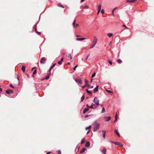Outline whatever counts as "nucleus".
Masks as SVG:
<instances>
[{"label":"nucleus","instance_id":"nucleus-55","mask_svg":"<svg viewBox=\"0 0 154 154\" xmlns=\"http://www.w3.org/2000/svg\"><path fill=\"white\" fill-rule=\"evenodd\" d=\"M51 152H48L46 154H49Z\"/></svg>","mask_w":154,"mask_h":154},{"label":"nucleus","instance_id":"nucleus-61","mask_svg":"<svg viewBox=\"0 0 154 154\" xmlns=\"http://www.w3.org/2000/svg\"><path fill=\"white\" fill-rule=\"evenodd\" d=\"M120 146H121L122 147H123V145L121 144L120 143V145H119Z\"/></svg>","mask_w":154,"mask_h":154},{"label":"nucleus","instance_id":"nucleus-13","mask_svg":"<svg viewBox=\"0 0 154 154\" xmlns=\"http://www.w3.org/2000/svg\"><path fill=\"white\" fill-rule=\"evenodd\" d=\"M76 40L78 41H81L86 39L85 38H77Z\"/></svg>","mask_w":154,"mask_h":154},{"label":"nucleus","instance_id":"nucleus-36","mask_svg":"<svg viewBox=\"0 0 154 154\" xmlns=\"http://www.w3.org/2000/svg\"><path fill=\"white\" fill-rule=\"evenodd\" d=\"M9 86L10 87H11V88H14V87H13V85L12 84H10L9 85Z\"/></svg>","mask_w":154,"mask_h":154},{"label":"nucleus","instance_id":"nucleus-29","mask_svg":"<svg viewBox=\"0 0 154 154\" xmlns=\"http://www.w3.org/2000/svg\"><path fill=\"white\" fill-rule=\"evenodd\" d=\"M85 142V140L84 139H82L81 141V144H83Z\"/></svg>","mask_w":154,"mask_h":154},{"label":"nucleus","instance_id":"nucleus-60","mask_svg":"<svg viewBox=\"0 0 154 154\" xmlns=\"http://www.w3.org/2000/svg\"><path fill=\"white\" fill-rule=\"evenodd\" d=\"M35 32L36 31V27H35Z\"/></svg>","mask_w":154,"mask_h":154},{"label":"nucleus","instance_id":"nucleus-6","mask_svg":"<svg viewBox=\"0 0 154 154\" xmlns=\"http://www.w3.org/2000/svg\"><path fill=\"white\" fill-rule=\"evenodd\" d=\"M75 81L79 84H82V83L81 80L80 79H76L75 80Z\"/></svg>","mask_w":154,"mask_h":154},{"label":"nucleus","instance_id":"nucleus-63","mask_svg":"<svg viewBox=\"0 0 154 154\" xmlns=\"http://www.w3.org/2000/svg\"><path fill=\"white\" fill-rule=\"evenodd\" d=\"M90 88H93V86H90Z\"/></svg>","mask_w":154,"mask_h":154},{"label":"nucleus","instance_id":"nucleus-19","mask_svg":"<svg viewBox=\"0 0 154 154\" xmlns=\"http://www.w3.org/2000/svg\"><path fill=\"white\" fill-rule=\"evenodd\" d=\"M113 35V34L112 33H108L107 34V35L109 37H111Z\"/></svg>","mask_w":154,"mask_h":154},{"label":"nucleus","instance_id":"nucleus-27","mask_svg":"<svg viewBox=\"0 0 154 154\" xmlns=\"http://www.w3.org/2000/svg\"><path fill=\"white\" fill-rule=\"evenodd\" d=\"M92 116V115H86L85 116V118H87L88 117H91Z\"/></svg>","mask_w":154,"mask_h":154},{"label":"nucleus","instance_id":"nucleus-59","mask_svg":"<svg viewBox=\"0 0 154 154\" xmlns=\"http://www.w3.org/2000/svg\"><path fill=\"white\" fill-rule=\"evenodd\" d=\"M85 86H85H82V88H84L85 87V86Z\"/></svg>","mask_w":154,"mask_h":154},{"label":"nucleus","instance_id":"nucleus-56","mask_svg":"<svg viewBox=\"0 0 154 154\" xmlns=\"http://www.w3.org/2000/svg\"><path fill=\"white\" fill-rule=\"evenodd\" d=\"M0 91L1 92H2V88H0Z\"/></svg>","mask_w":154,"mask_h":154},{"label":"nucleus","instance_id":"nucleus-20","mask_svg":"<svg viewBox=\"0 0 154 154\" xmlns=\"http://www.w3.org/2000/svg\"><path fill=\"white\" fill-rule=\"evenodd\" d=\"M85 150V148H83L80 151V152L82 153L84 152Z\"/></svg>","mask_w":154,"mask_h":154},{"label":"nucleus","instance_id":"nucleus-24","mask_svg":"<svg viewBox=\"0 0 154 154\" xmlns=\"http://www.w3.org/2000/svg\"><path fill=\"white\" fill-rule=\"evenodd\" d=\"M113 143L115 144L119 145H120V143L119 142H113Z\"/></svg>","mask_w":154,"mask_h":154},{"label":"nucleus","instance_id":"nucleus-49","mask_svg":"<svg viewBox=\"0 0 154 154\" xmlns=\"http://www.w3.org/2000/svg\"><path fill=\"white\" fill-rule=\"evenodd\" d=\"M100 11V10L99 11V10H98V11H97V14H98L99 13Z\"/></svg>","mask_w":154,"mask_h":154},{"label":"nucleus","instance_id":"nucleus-39","mask_svg":"<svg viewBox=\"0 0 154 154\" xmlns=\"http://www.w3.org/2000/svg\"><path fill=\"white\" fill-rule=\"evenodd\" d=\"M78 66L77 65L75 66L74 67V68H73V69H74V70H75V69H76V68Z\"/></svg>","mask_w":154,"mask_h":154},{"label":"nucleus","instance_id":"nucleus-48","mask_svg":"<svg viewBox=\"0 0 154 154\" xmlns=\"http://www.w3.org/2000/svg\"><path fill=\"white\" fill-rule=\"evenodd\" d=\"M89 55H88V56H87V57L85 59V60H86L88 59V57H89Z\"/></svg>","mask_w":154,"mask_h":154},{"label":"nucleus","instance_id":"nucleus-40","mask_svg":"<svg viewBox=\"0 0 154 154\" xmlns=\"http://www.w3.org/2000/svg\"><path fill=\"white\" fill-rule=\"evenodd\" d=\"M58 6L59 7H62V8H64V7L62 5H60V4H58Z\"/></svg>","mask_w":154,"mask_h":154},{"label":"nucleus","instance_id":"nucleus-14","mask_svg":"<svg viewBox=\"0 0 154 154\" xmlns=\"http://www.w3.org/2000/svg\"><path fill=\"white\" fill-rule=\"evenodd\" d=\"M115 131L119 137H120V135L119 133L118 130H117L116 129H115Z\"/></svg>","mask_w":154,"mask_h":154},{"label":"nucleus","instance_id":"nucleus-17","mask_svg":"<svg viewBox=\"0 0 154 154\" xmlns=\"http://www.w3.org/2000/svg\"><path fill=\"white\" fill-rule=\"evenodd\" d=\"M71 60L72 59V56L71 54H69L67 56Z\"/></svg>","mask_w":154,"mask_h":154},{"label":"nucleus","instance_id":"nucleus-33","mask_svg":"<svg viewBox=\"0 0 154 154\" xmlns=\"http://www.w3.org/2000/svg\"><path fill=\"white\" fill-rule=\"evenodd\" d=\"M106 91L108 92L109 93H112V92L110 90H108L107 89H106Z\"/></svg>","mask_w":154,"mask_h":154},{"label":"nucleus","instance_id":"nucleus-12","mask_svg":"<svg viewBox=\"0 0 154 154\" xmlns=\"http://www.w3.org/2000/svg\"><path fill=\"white\" fill-rule=\"evenodd\" d=\"M90 143L89 142H87L85 144V146L86 147H88L90 146Z\"/></svg>","mask_w":154,"mask_h":154},{"label":"nucleus","instance_id":"nucleus-8","mask_svg":"<svg viewBox=\"0 0 154 154\" xmlns=\"http://www.w3.org/2000/svg\"><path fill=\"white\" fill-rule=\"evenodd\" d=\"M89 110V109H88V108H85L84 109L83 111V114H85L86 113V112L88 111V110Z\"/></svg>","mask_w":154,"mask_h":154},{"label":"nucleus","instance_id":"nucleus-22","mask_svg":"<svg viewBox=\"0 0 154 154\" xmlns=\"http://www.w3.org/2000/svg\"><path fill=\"white\" fill-rule=\"evenodd\" d=\"M84 98H85V96H84V95H83L81 97V102H82L84 100Z\"/></svg>","mask_w":154,"mask_h":154},{"label":"nucleus","instance_id":"nucleus-57","mask_svg":"<svg viewBox=\"0 0 154 154\" xmlns=\"http://www.w3.org/2000/svg\"><path fill=\"white\" fill-rule=\"evenodd\" d=\"M86 106H87V108H89V106H88V104H87L86 105Z\"/></svg>","mask_w":154,"mask_h":154},{"label":"nucleus","instance_id":"nucleus-54","mask_svg":"<svg viewBox=\"0 0 154 154\" xmlns=\"http://www.w3.org/2000/svg\"><path fill=\"white\" fill-rule=\"evenodd\" d=\"M117 119L115 118V122H115L117 120Z\"/></svg>","mask_w":154,"mask_h":154},{"label":"nucleus","instance_id":"nucleus-43","mask_svg":"<svg viewBox=\"0 0 154 154\" xmlns=\"http://www.w3.org/2000/svg\"><path fill=\"white\" fill-rule=\"evenodd\" d=\"M108 62L109 63L111 64V65H112V62L111 61H108Z\"/></svg>","mask_w":154,"mask_h":154},{"label":"nucleus","instance_id":"nucleus-32","mask_svg":"<svg viewBox=\"0 0 154 154\" xmlns=\"http://www.w3.org/2000/svg\"><path fill=\"white\" fill-rule=\"evenodd\" d=\"M91 128V126L90 125L88 127H86L85 128V129H86V130H87L88 129H89Z\"/></svg>","mask_w":154,"mask_h":154},{"label":"nucleus","instance_id":"nucleus-62","mask_svg":"<svg viewBox=\"0 0 154 154\" xmlns=\"http://www.w3.org/2000/svg\"><path fill=\"white\" fill-rule=\"evenodd\" d=\"M76 37H80V36L79 35H76Z\"/></svg>","mask_w":154,"mask_h":154},{"label":"nucleus","instance_id":"nucleus-18","mask_svg":"<svg viewBox=\"0 0 154 154\" xmlns=\"http://www.w3.org/2000/svg\"><path fill=\"white\" fill-rule=\"evenodd\" d=\"M56 65V63H54L52 66L51 67V68H50V69H49V71L50 72L51 71V69L54 67V66H55V65Z\"/></svg>","mask_w":154,"mask_h":154},{"label":"nucleus","instance_id":"nucleus-42","mask_svg":"<svg viewBox=\"0 0 154 154\" xmlns=\"http://www.w3.org/2000/svg\"><path fill=\"white\" fill-rule=\"evenodd\" d=\"M97 120L95 121L94 123V124L96 125V124H97Z\"/></svg>","mask_w":154,"mask_h":154},{"label":"nucleus","instance_id":"nucleus-10","mask_svg":"<svg viewBox=\"0 0 154 154\" xmlns=\"http://www.w3.org/2000/svg\"><path fill=\"white\" fill-rule=\"evenodd\" d=\"M85 81L86 83L85 86H87L88 87H90V85L88 84V81L86 79H85Z\"/></svg>","mask_w":154,"mask_h":154},{"label":"nucleus","instance_id":"nucleus-38","mask_svg":"<svg viewBox=\"0 0 154 154\" xmlns=\"http://www.w3.org/2000/svg\"><path fill=\"white\" fill-rule=\"evenodd\" d=\"M36 72V70H35L33 73V74H35Z\"/></svg>","mask_w":154,"mask_h":154},{"label":"nucleus","instance_id":"nucleus-44","mask_svg":"<svg viewBox=\"0 0 154 154\" xmlns=\"http://www.w3.org/2000/svg\"><path fill=\"white\" fill-rule=\"evenodd\" d=\"M93 108V106L92 105L91 106H89V108H91L92 109Z\"/></svg>","mask_w":154,"mask_h":154},{"label":"nucleus","instance_id":"nucleus-1","mask_svg":"<svg viewBox=\"0 0 154 154\" xmlns=\"http://www.w3.org/2000/svg\"><path fill=\"white\" fill-rule=\"evenodd\" d=\"M97 42V39L96 36L94 37V39L92 44L90 47V48H93L96 45Z\"/></svg>","mask_w":154,"mask_h":154},{"label":"nucleus","instance_id":"nucleus-16","mask_svg":"<svg viewBox=\"0 0 154 154\" xmlns=\"http://www.w3.org/2000/svg\"><path fill=\"white\" fill-rule=\"evenodd\" d=\"M22 71L23 72H25V66H22Z\"/></svg>","mask_w":154,"mask_h":154},{"label":"nucleus","instance_id":"nucleus-25","mask_svg":"<svg viewBox=\"0 0 154 154\" xmlns=\"http://www.w3.org/2000/svg\"><path fill=\"white\" fill-rule=\"evenodd\" d=\"M75 21L76 20H75L74 22H73V23H72V25L73 26V27H76V26H75Z\"/></svg>","mask_w":154,"mask_h":154},{"label":"nucleus","instance_id":"nucleus-45","mask_svg":"<svg viewBox=\"0 0 154 154\" xmlns=\"http://www.w3.org/2000/svg\"><path fill=\"white\" fill-rule=\"evenodd\" d=\"M36 33L38 35H40L41 34L40 32H37V31L36 32Z\"/></svg>","mask_w":154,"mask_h":154},{"label":"nucleus","instance_id":"nucleus-41","mask_svg":"<svg viewBox=\"0 0 154 154\" xmlns=\"http://www.w3.org/2000/svg\"><path fill=\"white\" fill-rule=\"evenodd\" d=\"M49 75H48L46 76V77L45 78V79H49Z\"/></svg>","mask_w":154,"mask_h":154},{"label":"nucleus","instance_id":"nucleus-51","mask_svg":"<svg viewBox=\"0 0 154 154\" xmlns=\"http://www.w3.org/2000/svg\"><path fill=\"white\" fill-rule=\"evenodd\" d=\"M122 26L125 27L126 29H127V27L125 25H123Z\"/></svg>","mask_w":154,"mask_h":154},{"label":"nucleus","instance_id":"nucleus-4","mask_svg":"<svg viewBox=\"0 0 154 154\" xmlns=\"http://www.w3.org/2000/svg\"><path fill=\"white\" fill-rule=\"evenodd\" d=\"M46 59L45 57H43L41 59L40 62L41 63L44 64L45 63Z\"/></svg>","mask_w":154,"mask_h":154},{"label":"nucleus","instance_id":"nucleus-31","mask_svg":"<svg viewBox=\"0 0 154 154\" xmlns=\"http://www.w3.org/2000/svg\"><path fill=\"white\" fill-rule=\"evenodd\" d=\"M86 91L87 92L88 94H91V91H88V89H86Z\"/></svg>","mask_w":154,"mask_h":154},{"label":"nucleus","instance_id":"nucleus-23","mask_svg":"<svg viewBox=\"0 0 154 154\" xmlns=\"http://www.w3.org/2000/svg\"><path fill=\"white\" fill-rule=\"evenodd\" d=\"M101 4H100L98 5V10H101Z\"/></svg>","mask_w":154,"mask_h":154},{"label":"nucleus","instance_id":"nucleus-11","mask_svg":"<svg viewBox=\"0 0 154 154\" xmlns=\"http://www.w3.org/2000/svg\"><path fill=\"white\" fill-rule=\"evenodd\" d=\"M102 133L103 134V137L104 138H105V134L106 131H105L104 130H102Z\"/></svg>","mask_w":154,"mask_h":154},{"label":"nucleus","instance_id":"nucleus-26","mask_svg":"<svg viewBox=\"0 0 154 154\" xmlns=\"http://www.w3.org/2000/svg\"><path fill=\"white\" fill-rule=\"evenodd\" d=\"M117 62L119 63H122V61L120 59H118L117 60Z\"/></svg>","mask_w":154,"mask_h":154},{"label":"nucleus","instance_id":"nucleus-9","mask_svg":"<svg viewBox=\"0 0 154 154\" xmlns=\"http://www.w3.org/2000/svg\"><path fill=\"white\" fill-rule=\"evenodd\" d=\"M105 118L106 119V122H107V121H108L110 120L111 119V118L110 116L106 117H105Z\"/></svg>","mask_w":154,"mask_h":154},{"label":"nucleus","instance_id":"nucleus-35","mask_svg":"<svg viewBox=\"0 0 154 154\" xmlns=\"http://www.w3.org/2000/svg\"><path fill=\"white\" fill-rule=\"evenodd\" d=\"M101 13L102 14H103L104 12V10L103 9H102L101 10Z\"/></svg>","mask_w":154,"mask_h":154},{"label":"nucleus","instance_id":"nucleus-34","mask_svg":"<svg viewBox=\"0 0 154 154\" xmlns=\"http://www.w3.org/2000/svg\"><path fill=\"white\" fill-rule=\"evenodd\" d=\"M116 8H117V7H116V8H114L113 9L112 11V14L113 15H114L113 12H114V11L115 10Z\"/></svg>","mask_w":154,"mask_h":154},{"label":"nucleus","instance_id":"nucleus-52","mask_svg":"<svg viewBox=\"0 0 154 154\" xmlns=\"http://www.w3.org/2000/svg\"><path fill=\"white\" fill-rule=\"evenodd\" d=\"M90 132V130H88V131H87V134H88Z\"/></svg>","mask_w":154,"mask_h":154},{"label":"nucleus","instance_id":"nucleus-30","mask_svg":"<svg viewBox=\"0 0 154 154\" xmlns=\"http://www.w3.org/2000/svg\"><path fill=\"white\" fill-rule=\"evenodd\" d=\"M95 74H96V73L95 72L94 73H93V74L91 75V78H93L95 76Z\"/></svg>","mask_w":154,"mask_h":154},{"label":"nucleus","instance_id":"nucleus-47","mask_svg":"<svg viewBox=\"0 0 154 154\" xmlns=\"http://www.w3.org/2000/svg\"><path fill=\"white\" fill-rule=\"evenodd\" d=\"M117 116H118L117 114V113H116V115L115 116V118L117 119Z\"/></svg>","mask_w":154,"mask_h":154},{"label":"nucleus","instance_id":"nucleus-58","mask_svg":"<svg viewBox=\"0 0 154 154\" xmlns=\"http://www.w3.org/2000/svg\"><path fill=\"white\" fill-rule=\"evenodd\" d=\"M85 0H81V2H84V1H85Z\"/></svg>","mask_w":154,"mask_h":154},{"label":"nucleus","instance_id":"nucleus-3","mask_svg":"<svg viewBox=\"0 0 154 154\" xmlns=\"http://www.w3.org/2000/svg\"><path fill=\"white\" fill-rule=\"evenodd\" d=\"M95 126L94 129V131H97L100 127V125L99 124H96Z\"/></svg>","mask_w":154,"mask_h":154},{"label":"nucleus","instance_id":"nucleus-53","mask_svg":"<svg viewBox=\"0 0 154 154\" xmlns=\"http://www.w3.org/2000/svg\"><path fill=\"white\" fill-rule=\"evenodd\" d=\"M75 26H76V27H77L78 26H79V24H76L75 25Z\"/></svg>","mask_w":154,"mask_h":154},{"label":"nucleus","instance_id":"nucleus-64","mask_svg":"<svg viewBox=\"0 0 154 154\" xmlns=\"http://www.w3.org/2000/svg\"><path fill=\"white\" fill-rule=\"evenodd\" d=\"M67 64H68L70 65V63H69V62H68V63H67Z\"/></svg>","mask_w":154,"mask_h":154},{"label":"nucleus","instance_id":"nucleus-46","mask_svg":"<svg viewBox=\"0 0 154 154\" xmlns=\"http://www.w3.org/2000/svg\"><path fill=\"white\" fill-rule=\"evenodd\" d=\"M58 152L59 154H61V152L60 150H58Z\"/></svg>","mask_w":154,"mask_h":154},{"label":"nucleus","instance_id":"nucleus-21","mask_svg":"<svg viewBox=\"0 0 154 154\" xmlns=\"http://www.w3.org/2000/svg\"><path fill=\"white\" fill-rule=\"evenodd\" d=\"M102 152L104 153V154H106V149L105 148H104L102 151Z\"/></svg>","mask_w":154,"mask_h":154},{"label":"nucleus","instance_id":"nucleus-37","mask_svg":"<svg viewBox=\"0 0 154 154\" xmlns=\"http://www.w3.org/2000/svg\"><path fill=\"white\" fill-rule=\"evenodd\" d=\"M57 63L59 64H60V65H61L62 64V62H61V61H59Z\"/></svg>","mask_w":154,"mask_h":154},{"label":"nucleus","instance_id":"nucleus-7","mask_svg":"<svg viewBox=\"0 0 154 154\" xmlns=\"http://www.w3.org/2000/svg\"><path fill=\"white\" fill-rule=\"evenodd\" d=\"M136 0H127V1L126 2L127 3H134Z\"/></svg>","mask_w":154,"mask_h":154},{"label":"nucleus","instance_id":"nucleus-15","mask_svg":"<svg viewBox=\"0 0 154 154\" xmlns=\"http://www.w3.org/2000/svg\"><path fill=\"white\" fill-rule=\"evenodd\" d=\"M98 86L97 85L94 89V92L97 91L98 90Z\"/></svg>","mask_w":154,"mask_h":154},{"label":"nucleus","instance_id":"nucleus-5","mask_svg":"<svg viewBox=\"0 0 154 154\" xmlns=\"http://www.w3.org/2000/svg\"><path fill=\"white\" fill-rule=\"evenodd\" d=\"M6 93L8 94H10L13 93V91L11 90H7L6 91Z\"/></svg>","mask_w":154,"mask_h":154},{"label":"nucleus","instance_id":"nucleus-50","mask_svg":"<svg viewBox=\"0 0 154 154\" xmlns=\"http://www.w3.org/2000/svg\"><path fill=\"white\" fill-rule=\"evenodd\" d=\"M63 58L62 57L61 58V60L60 61H61V62L63 61Z\"/></svg>","mask_w":154,"mask_h":154},{"label":"nucleus","instance_id":"nucleus-28","mask_svg":"<svg viewBox=\"0 0 154 154\" xmlns=\"http://www.w3.org/2000/svg\"><path fill=\"white\" fill-rule=\"evenodd\" d=\"M105 112V108L103 107L102 108V113H103Z\"/></svg>","mask_w":154,"mask_h":154},{"label":"nucleus","instance_id":"nucleus-2","mask_svg":"<svg viewBox=\"0 0 154 154\" xmlns=\"http://www.w3.org/2000/svg\"><path fill=\"white\" fill-rule=\"evenodd\" d=\"M94 102L96 105H98L99 104V100L97 97H95L94 100Z\"/></svg>","mask_w":154,"mask_h":154}]
</instances>
